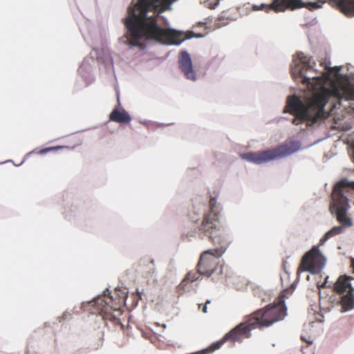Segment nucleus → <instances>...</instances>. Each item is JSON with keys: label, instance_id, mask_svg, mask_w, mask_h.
<instances>
[{"label": "nucleus", "instance_id": "7", "mask_svg": "<svg viewBox=\"0 0 354 354\" xmlns=\"http://www.w3.org/2000/svg\"><path fill=\"white\" fill-rule=\"evenodd\" d=\"M297 145L293 142H286L278 147L258 152H249L241 154V157L255 164H261L270 160L290 156L297 150Z\"/></svg>", "mask_w": 354, "mask_h": 354}, {"label": "nucleus", "instance_id": "5", "mask_svg": "<svg viewBox=\"0 0 354 354\" xmlns=\"http://www.w3.org/2000/svg\"><path fill=\"white\" fill-rule=\"evenodd\" d=\"M127 293L115 289L111 296L99 297L95 301L97 313L104 319L114 320L121 315V308L125 304Z\"/></svg>", "mask_w": 354, "mask_h": 354}, {"label": "nucleus", "instance_id": "23", "mask_svg": "<svg viewBox=\"0 0 354 354\" xmlns=\"http://www.w3.org/2000/svg\"><path fill=\"white\" fill-rule=\"evenodd\" d=\"M283 267L284 268V270L286 271L285 264L283 265Z\"/></svg>", "mask_w": 354, "mask_h": 354}, {"label": "nucleus", "instance_id": "15", "mask_svg": "<svg viewBox=\"0 0 354 354\" xmlns=\"http://www.w3.org/2000/svg\"><path fill=\"white\" fill-rule=\"evenodd\" d=\"M109 119L111 121L121 124L129 123L131 120V116L127 111L124 110L120 111L117 109H113L110 113Z\"/></svg>", "mask_w": 354, "mask_h": 354}, {"label": "nucleus", "instance_id": "1", "mask_svg": "<svg viewBox=\"0 0 354 354\" xmlns=\"http://www.w3.org/2000/svg\"><path fill=\"white\" fill-rule=\"evenodd\" d=\"M317 86H313L312 93H309L302 101L297 95L288 97L285 113L295 116L292 124L299 125L304 122L307 126L313 124L335 114V109L345 99L339 98V90L344 87H333L326 89L322 86L323 80L317 79Z\"/></svg>", "mask_w": 354, "mask_h": 354}, {"label": "nucleus", "instance_id": "21", "mask_svg": "<svg viewBox=\"0 0 354 354\" xmlns=\"http://www.w3.org/2000/svg\"><path fill=\"white\" fill-rule=\"evenodd\" d=\"M351 267L353 269V273H354V258L351 259Z\"/></svg>", "mask_w": 354, "mask_h": 354}, {"label": "nucleus", "instance_id": "24", "mask_svg": "<svg viewBox=\"0 0 354 354\" xmlns=\"http://www.w3.org/2000/svg\"><path fill=\"white\" fill-rule=\"evenodd\" d=\"M201 306H202V304L198 305L199 308H201Z\"/></svg>", "mask_w": 354, "mask_h": 354}, {"label": "nucleus", "instance_id": "2", "mask_svg": "<svg viewBox=\"0 0 354 354\" xmlns=\"http://www.w3.org/2000/svg\"><path fill=\"white\" fill-rule=\"evenodd\" d=\"M221 208L215 197H210L209 211L203 215V221L198 227L201 233L208 236L210 241L218 247L203 252L197 265L201 275L210 277L216 270L218 259L223 254L230 245L228 236L221 225L219 216Z\"/></svg>", "mask_w": 354, "mask_h": 354}, {"label": "nucleus", "instance_id": "17", "mask_svg": "<svg viewBox=\"0 0 354 354\" xmlns=\"http://www.w3.org/2000/svg\"><path fill=\"white\" fill-rule=\"evenodd\" d=\"M64 148H68V147H65V146L50 147H46V148H44V149L39 150L37 152V153L40 154V155H43V154H45L46 153H48V152H50V151H58L59 149H64Z\"/></svg>", "mask_w": 354, "mask_h": 354}, {"label": "nucleus", "instance_id": "3", "mask_svg": "<svg viewBox=\"0 0 354 354\" xmlns=\"http://www.w3.org/2000/svg\"><path fill=\"white\" fill-rule=\"evenodd\" d=\"M298 57L300 64L292 68L291 73L293 78L295 80L300 79L301 82L307 86L309 93H313V86H317V79H322L323 80L322 86L326 89L330 90L333 87H344V89L338 91L339 98L345 99V100H354V85L348 80H330L329 75L326 73L319 77H306L304 71L310 70L315 63L313 62L311 57L306 56L303 53L299 54Z\"/></svg>", "mask_w": 354, "mask_h": 354}, {"label": "nucleus", "instance_id": "18", "mask_svg": "<svg viewBox=\"0 0 354 354\" xmlns=\"http://www.w3.org/2000/svg\"><path fill=\"white\" fill-rule=\"evenodd\" d=\"M148 263L151 264V266H150L149 270H146V272L151 273V272H153V270H154L153 265V261H148V260H144V261H141L140 264V266H142V265H145V264H147Z\"/></svg>", "mask_w": 354, "mask_h": 354}, {"label": "nucleus", "instance_id": "9", "mask_svg": "<svg viewBox=\"0 0 354 354\" xmlns=\"http://www.w3.org/2000/svg\"><path fill=\"white\" fill-rule=\"evenodd\" d=\"M325 264V259L317 247H313L303 257L297 273L308 271L312 274H318Z\"/></svg>", "mask_w": 354, "mask_h": 354}, {"label": "nucleus", "instance_id": "19", "mask_svg": "<svg viewBox=\"0 0 354 354\" xmlns=\"http://www.w3.org/2000/svg\"><path fill=\"white\" fill-rule=\"evenodd\" d=\"M212 22V19H209V18H207L205 19V21L204 22H199L198 23V25L199 26H207V25H209L210 26V24Z\"/></svg>", "mask_w": 354, "mask_h": 354}, {"label": "nucleus", "instance_id": "10", "mask_svg": "<svg viewBox=\"0 0 354 354\" xmlns=\"http://www.w3.org/2000/svg\"><path fill=\"white\" fill-rule=\"evenodd\" d=\"M315 2L304 3L302 0H272V3L269 5L262 3L260 6H254L253 10H265L269 12L273 10L275 12H284L286 10H294L301 8H306L309 10H314L310 9V4Z\"/></svg>", "mask_w": 354, "mask_h": 354}, {"label": "nucleus", "instance_id": "6", "mask_svg": "<svg viewBox=\"0 0 354 354\" xmlns=\"http://www.w3.org/2000/svg\"><path fill=\"white\" fill-rule=\"evenodd\" d=\"M286 315V308L283 300L273 306L259 309L248 316L254 328L268 327L274 323L283 319Z\"/></svg>", "mask_w": 354, "mask_h": 354}, {"label": "nucleus", "instance_id": "20", "mask_svg": "<svg viewBox=\"0 0 354 354\" xmlns=\"http://www.w3.org/2000/svg\"><path fill=\"white\" fill-rule=\"evenodd\" d=\"M210 303V301L207 300L206 302H205V305L203 306V312L204 313H207V304H209Z\"/></svg>", "mask_w": 354, "mask_h": 354}, {"label": "nucleus", "instance_id": "4", "mask_svg": "<svg viewBox=\"0 0 354 354\" xmlns=\"http://www.w3.org/2000/svg\"><path fill=\"white\" fill-rule=\"evenodd\" d=\"M348 187L354 188V182L342 180L336 183L333 187L330 209L335 210L337 220L342 224V226H335L328 231L320 240L322 244L324 243L328 239L342 234L344 227H349L353 225L351 218L346 215L350 205L348 199L345 196V192Z\"/></svg>", "mask_w": 354, "mask_h": 354}, {"label": "nucleus", "instance_id": "12", "mask_svg": "<svg viewBox=\"0 0 354 354\" xmlns=\"http://www.w3.org/2000/svg\"><path fill=\"white\" fill-rule=\"evenodd\" d=\"M178 66L180 71L187 80L192 81L196 80V75L193 68L192 61L187 52L183 51L180 53L178 59Z\"/></svg>", "mask_w": 354, "mask_h": 354}, {"label": "nucleus", "instance_id": "11", "mask_svg": "<svg viewBox=\"0 0 354 354\" xmlns=\"http://www.w3.org/2000/svg\"><path fill=\"white\" fill-rule=\"evenodd\" d=\"M325 3H328L346 17H354V0H317L314 3L310 4V9L320 8Z\"/></svg>", "mask_w": 354, "mask_h": 354}, {"label": "nucleus", "instance_id": "13", "mask_svg": "<svg viewBox=\"0 0 354 354\" xmlns=\"http://www.w3.org/2000/svg\"><path fill=\"white\" fill-rule=\"evenodd\" d=\"M353 278L347 275H341L338 277L337 281L334 283L333 290L338 294L346 293L348 291H353L351 280Z\"/></svg>", "mask_w": 354, "mask_h": 354}, {"label": "nucleus", "instance_id": "14", "mask_svg": "<svg viewBox=\"0 0 354 354\" xmlns=\"http://www.w3.org/2000/svg\"><path fill=\"white\" fill-rule=\"evenodd\" d=\"M341 299L339 304L342 306V312L351 310L354 308V297L353 291H348L346 293L339 294Z\"/></svg>", "mask_w": 354, "mask_h": 354}, {"label": "nucleus", "instance_id": "16", "mask_svg": "<svg viewBox=\"0 0 354 354\" xmlns=\"http://www.w3.org/2000/svg\"><path fill=\"white\" fill-rule=\"evenodd\" d=\"M201 274L198 272V269L197 270V271L189 272L187 274L185 278L181 282L180 286L185 288L188 282H193L197 280Z\"/></svg>", "mask_w": 354, "mask_h": 354}, {"label": "nucleus", "instance_id": "8", "mask_svg": "<svg viewBox=\"0 0 354 354\" xmlns=\"http://www.w3.org/2000/svg\"><path fill=\"white\" fill-rule=\"evenodd\" d=\"M251 322L248 317L245 320L234 328L230 332L226 333L225 336L219 341L212 344V351L218 349L226 342L230 341L233 343L241 342L243 339L250 338L251 337V330L254 328L250 325Z\"/></svg>", "mask_w": 354, "mask_h": 354}, {"label": "nucleus", "instance_id": "22", "mask_svg": "<svg viewBox=\"0 0 354 354\" xmlns=\"http://www.w3.org/2000/svg\"><path fill=\"white\" fill-rule=\"evenodd\" d=\"M328 277H326V279H325V281L324 283L322 285L321 287L324 288L325 286V284L326 283V282L328 281Z\"/></svg>", "mask_w": 354, "mask_h": 354}]
</instances>
